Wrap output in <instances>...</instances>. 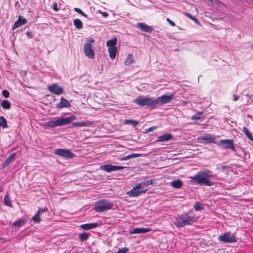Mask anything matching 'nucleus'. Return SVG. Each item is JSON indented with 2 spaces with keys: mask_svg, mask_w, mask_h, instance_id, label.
<instances>
[{
  "mask_svg": "<svg viewBox=\"0 0 253 253\" xmlns=\"http://www.w3.org/2000/svg\"><path fill=\"white\" fill-rule=\"evenodd\" d=\"M73 23L76 28L78 29H81L83 27V23L79 19H75L74 20Z\"/></svg>",
  "mask_w": 253,
  "mask_h": 253,
  "instance_id": "nucleus-31",
  "label": "nucleus"
},
{
  "mask_svg": "<svg viewBox=\"0 0 253 253\" xmlns=\"http://www.w3.org/2000/svg\"><path fill=\"white\" fill-rule=\"evenodd\" d=\"M216 137L214 135H212L211 134H206L203 136H201L198 138L199 140H203L209 143H214L216 144L217 142L215 141Z\"/></svg>",
  "mask_w": 253,
  "mask_h": 253,
  "instance_id": "nucleus-13",
  "label": "nucleus"
},
{
  "mask_svg": "<svg viewBox=\"0 0 253 253\" xmlns=\"http://www.w3.org/2000/svg\"><path fill=\"white\" fill-rule=\"evenodd\" d=\"M153 183V180L152 179H149L146 181H144L143 182H141L140 183L136 184V185L138 186V187H139L141 190H143L144 188H145L146 187L152 185Z\"/></svg>",
  "mask_w": 253,
  "mask_h": 253,
  "instance_id": "nucleus-21",
  "label": "nucleus"
},
{
  "mask_svg": "<svg viewBox=\"0 0 253 253\" xmlns=\"http://www.w3.org/2000/svg\"><path fill=\"white\" fill-rule=\"evenodd\" d=\"M89 237V233L87 232H83L79 235V239L81 242L87 240Z\"/></svg>",
  "mask_w": 253,
  "mask_h": 253,
  "instance_id": "nucleus-30",
  "label": "nucleus"
},
{
  "mask_svg": "<svg viewBox=\"0 0 253 253\" xmlns=\"http://www.w3.org/2000/svg\"><path fill=\"white\" fill-rule=\"evenodd\" d=\"M75 118L76 117L72 115L66 118L58 119L55 121H48L46 123V125L51 127L61 126L71 123Z\"/></svg>",
  "mask_w": 253,
  "mask_h": 253,
  "instance_id": "nucleus-4",
  "label": "nucleus"
},
{
  "mask_svg": "<svg viewBox=\"0 0 253 253\" xmlns=\"http://www.w3.org/2000/svg\"><path fill=\"white\" fill-rule=\"evenodd\" d=\"M133 62V60L132 59V55L129 54L127 56V57L125 62V64L126 65H129L132 64Z\"/></svg>",
  "mask_w": 253,
  "mask_h": 253,
  "instance_id": "nucleus-35",
  "label": "nucleus"
},
{
  "mask_svg": "<svg viewBox=\"0 0 253 253\" xmlns=\"http://www.w3.org/2000/svg\"><path fill=\"white\" fill-rule=\"evenodd\" d=\"M108 51L109 56L111 59H114L116 58V53L117 52V47H111L109 48Z\"/></svg>",
  "mask_w": 253,
  "mask_h": 253,
  "instance_id": "nucleus-25",
  "label": "nucleus"
},
{
  "mask_svg": "<svg viewBox=\"0 0 253 253\" xmlns=\"http://www.w3.org/2000/svg\"><path fill=\"white\" fill-rule=\"evenodd\" d=\"M216 144L219 147H221L225 149H230L233 151H235L234 141L232 139H223L221 140L219 142H217Z\"/></svg>",
  "mask_w": 253,
  "mask_h": 253,
  "instance_id": "nucleus-8",
  "label": "nucleus"
},
{
  "mask_svg": "<svg viewBox=\"0 0 253 253\" xmlns=\"http://www.w3.org/2000/svg\"><path fill=\"white\" fill-rule=\"evenodd\" d=\"M252 48L253 49V44L252 45Z\"/></svg>",
  "mask_w": 253,
  "mask_h": 253,
  "instance_id": "nucleus-55",
  "label": "nucleus"
},
{
  "mask_svg": "<svg viewBox=\"0 0 253 253\" xmlns=\"http://www.w3.org/2000/svg\"><path fill=\"white\" fill-rule=\"evenodd\" d=\"M126 159V160H128L129 159H131V155H127L126 156H125V158Z\"/></svg>",
  "mask_w": 253,
  "mask_h": 253,
  "instance_id": "nucleus-52",
  "label": "nucleus"
},
{
  "mask_svg": "<svg viewBox=\"0 0 253 253\" xmlns=\"http://www.w3.org/2000/svg\"><path fill=\"white\" fill-rule=\"evenodd\" d=\"M184 15L193 20L194 22H195L196 23H198L199 22L198 20L195 17L193 16L192 15H191L190 13L187 12H184Z\"/></svg>",
  "mask_w": 253,
  "mask_h": 253,
  "instance_id": "nucleus-37",
  "label": "nucleus"
},
{
  "mask_svg": "<svg viewBox=\"0 0 253 253\" xmlns=\"http://www.w3.org/2000/svg\"><path fill=\"white\" fill-rule=\"evenodd\" d=\"M125 124L130 125L131 124L133 126H137L138 124V122L135 120H126L125 122Z\"/></svg>",
  "mask_w": 253,
  "mask_h": 253,
  "instance_id": "nucleus-38",
  "label": "nucleus"
},
{
  "mask_svg": "<svg viewBox=\"0 0 253 253\" xmlns=\"http://www.w3.org/2000/svg\"><path fill=\"white\" fill-rule=\"evenodd\" d=\"M0 126L2 128H5L8 127L6 120L3 116L0 117Z\"/></svg>",
  "mask_w": 253,
  "mask_h": 253,
  "instance_id": "nucleus-32",
  "label": "nucleus"
},
{
  "mask_svg": "<svg viewBox=\"0 0 253 253\" xmlns=\"http://www.w3.org/2000/svg\"><path fill=\"white\" fill-rule=\"evenodd\" d=\"M25 223V221L24 220L16 221L13 223V225L16 227H19Z\"/></svg>",
  "mask_w": 253,
  "mask_h": 253,
  "instance_id": "nucleus-41",
  "label": "nucleus"
},
{
  "mask_svg": "<svg viewBox=\"0 0 253 253\" xmlns=\"http://www.w3.org/2000/svg\"><path fill=\"white\" fill-rule=\"evenodd\" d=\"M117 43V39L115 37L112 40H109L107 42L106 45L109 48L116 47V45Z\"/></svg>",
  "mask_w": 253,
  "mask_h": 253,
  "instance_id": "nucleus-26",
  "label": "nucleus"
},
{
  "mask_svg": "<svg viewBox=\"0 0 253 253\" xmlns=\"http://www.w3.org/2000/svg\"><path fill=\"white\" fill-rule=\"evenodd\" d=\"M133 102L139 106H146L150 108L155 107L156 104L157 103V101H155V99L146 96H139L133 101Z\"/></svg>",
  "mask_w": 253,
  "mask_h": 253,
  "instance_id": "nucleus-3",
  "label": "nucleus"
},
{
  "mask_svg": "<svg viewBox=\"0 0 253 253\" xmlns=\"http://www.w3.org/2000/svg\"><path fill=\"white\" fill-rule=\"evenodd\" d=\"M4 203L5 205L9 207L12 208L13 207L10 200V198L8 194L6 195L4 197Z\"/></svg>",
  "mask_w": 253,
  "mask_h": 253,
  "instance_id": "nucleus-33",
  "label": "nucleus"
},
{
  "mask_svg": "<svg viewBox=\"0 0 253 253\" xmlns=\"http://www.w3.org/2000/svg\"><path fill=\"white\" fill-rule=\"evenodd\" d=\"M102 15L103 17L106 18L108 16V14L107 12H101Z\"/></svg>",
  "mask_w": 253,
  "mask_h": 253,
  "instance_id": "nucleus-50",
  "label": "nucleus"
},
{
  "mask_svg": "<svg viewBox=\"0 0 253 253\" xmlns=\"http://www.w3.org/2000/svg\"><path fill=\"white\" fill-rule=\"evenodd\" d=\"M209 1L212 2L213 0H209Z\"/></svg>",
  "mask_w": 253,
  "mask_h": 253,
  "instance_id": "nucleus-54",
  "label": "nucleus"
},
{
  "mask_svg": "<svg viewBox=\"0 0 253 253\" xmlns=\"http://www.w3.org/2000/svg\"><path fill=\"white\" fill-rule=\"evenodd\" d=\"M73 125L77 127H82L87 126V123L85 122H75Z\"/></svg>",
  "mask_w": 253,
  "mask_h": 253,
  "instance_id": "nucleus-39",
  "label": "nucleus"
},
{
  "mask_svg": "<svg viewBox=\"0 0 253 253\" xmlns=\"http://www.w3.org/2000/svg\"><path fill=\"white\" fill-rule=\"evenodd\" d=\"M54 154L69 159H72L75 156V154L72 153L69 149H57L55 150Z\"/></svg>",
  "mask_w": 253,
  "mask_h": 253,
  "instance_id": "nucleus-9",
  "label": "nucleus"
},
{
  "mask_svg": "<svg viewBox=\"0 0 253 253\" xmlns=\"http://www.w3.org/2000/svg\"><path fill=\"white\" fill-rule=\"evenodd\" d=\"M171 139H173V136L170 133H166L162 135L159 136L157 139V142H164L167 141Z\"/></svg>",
  "mask_w": 253,
  "mask_h": 253,
  "instance_id": "nucleus-15",
  "label": "nucleus"
},
{
  "mask_svg": "<svg viewBox=\"0 0 253 253\" xmlns=\"http://www.w3.org/2000/svg\"><path fill=\"white\" fill-rule=\"evenodd\" d=\"M146 189L141 190L138 187V186L136 184L134 187L127 192V194L130 197H136L139 196L142 194L146 193Z\"/></svg>",
  "mask_w": 253,
  "mask_h": 253,
  "instance_id": "nucleus-12",
  "label": "nucleus"
},
{
  "mask_svg": "<svg viewBox=\"0 0 253 253\" xmlns=\"http://www.w3.org/2000/svg\"><path fill=\"white\" fill-rule=\"evenodd\" d=\"M243 132L245 133L246 136L250 140L253 141V136L252 133L246 127L243 128Z\"/></svg>",
  "mask_w": 253,
  "mask_h": 253,
  "instance_id": "nucleus-29",
  "label": "nucleus"
},
{
  "mask_svg": "<svg viewBox=\"0 0 253 253\" xmlns=\"http://www.w3.org/2000/svg\"><path fill=\"white\" fill-rule=\"evenodd\" d=\"M211 171L209 169L201 170L198 172L194 176L190 177V178L196 183L207 186H213L214 182L210 181L209 179L212 177Z\"/></svg>",
  "mask_w": 253,
  "mask_h": 253,
  "instance_id": "nucleus-1",
  "label": "nucleus"
},
{
  "mask_svg": "<svg viewBox=\"0 0 253 253\" xmlns=\"http://www.w3.org/2000/svg\"><path fill=\"white\" fill-rule=\"evenodd\" d=\"M113 167H114L113 168L114 171L121 170V169H124L125 168V167L121 166H113Z\"/></svg>",
  "mask_w": 253,
  "mask_h": 253,
  "instance_id": "nucleus-44",
  "label": "nucleus"
},
{
  "mask_svg": "<svg viewBox=\"0 0 253 253\" xmlns=\"http://www.w3.org/2000/svg\"><path fill=\"white\" fill-rule=\"evenodd\" d=\"M16 156V153H13L11 154L6 160L2 164L1 167L2 169L5 168L6 166H7L9 163L13 160L14 157Z\"/></svg>",
  "mask_w": 253,
  "mask_h": 253,
  "instance_id": "nucleus-23",
  "label": "nucleus"
},
{
  "mask_svg": "<svg viewBox=\"0 0 253 253\" xmlns=\"http://www.w3.org/2000/svg\"><path fill=\"white\" fill-rule=\"evenodd\" d=\"M99 226L98 223H89L82 224L80 227L84 230H90L95 228Z\"/></svg>",
  "mask_w": 253,
  "mask_h": 253,
  "instance_id": "nucleus-18",
  "label": "nucleus"
},
{
  "mask_svg": "<svg viewBox=\"0 0 253 253\" xmlns=\"http://www.w3.org/2000/svg\"><path fill=\"white\" fill-rule=\"evenodd\" d=\"M202 114H203V112H197L192 116L191 119L192 120H196L201 119L203 121L205 119V117H202Z\"/></svg>",
  "mask_w": 253,
  "mask_h": 253,
  "instance_id": "nucleus-28",
  "label": "nucleus"
},
{
  "mask_svg": "<svg viewBox=\"0 0 253 253\" xmlns=\"http://www.w3.org/2000/svg\"><path fill=\"white\" fill-rule=\"evenodd\" d=\"M137 25L139 28L144 32L151 33L152 31V28L145 23L140 22L137 23Z\"/></svg>",
  "mask_w": 253,
  "mask_h": 253,
  "instance_id": "nucleus-20",
  "label": "nucleus"
},
{
  "mask_svg": "<svg viewBox=\"0 0 253 253\" xmlns=\"http://www.w3.org/2000/svg\"><path fill=\"white\" fill-rule=\"evenodd\" d=\"M156 128V126H152L149 128H148L147 130H146V132H150L151 131H153V130H154Z\"/></svg>",
  "mask_w": 253,
  "mask_h": 253,
  "instance_id": "nucleus-49",
  "label": "nucleus"
},
{
  "mask_svg": "<svg viewBox=\"0 0 253 253\" xmlns=\"http://www.w3.org/2000/svg\"><path fill=\"white\" fill-rule=\"evenodd\" d=\"M183 185V182L180 179L173 180L170 182V186L176 189L180 188Z\"/></svg>",
  "mask_w": 253,
  "mask_h": 253,
  "instance_id": "nucleus-22",
  "label": "nucleus"
},
{
  "mask_svg": "<svg viewBox=\"0 0 253 253\" xmlns=\"http://www.w3.org/2000/svg\"><path fill=\"white\" fill-rule=\"evenodd\" d=\"M172 95H164L159 97L157 99H155V101H157V103L156 104V106L158 105H162L163 104L169 103L172 99Z\"/></svg>",
  "mask_w": 253,
  "mask_h": 253,
  "instance_id": "nucleus-11",
  "label": "nucleus"
},
{
  "mask_svg": "<svg viewBox=\"0 0 253 253\" xmlns=\"http://www.w3.org/2000/svg\"><path fill=\"white\" fill-rule=\"evenodd\" d=\"M74 10L77 12L78 13L82 15V16L85 17H87V15L85 13H84L81 9H80L79 8H77V7H75L74 8Z\"/></svg>",
  "mask_w": 253,
  "mask_h": 253,
  "instance_id": "nucleus-40",
  "label": "nucleus"
},
{
  "mask_svg": "<svg viewBox=\"0 0 253 253\" xmlns=\"http://www.w3.org/2000/svg\"><path fill=\"white\" fill-rule=\"evenodd\" d=\"M218 240L224 243H235L237 241L236 237L231 232H227L220 235Z\"/></svg>",
  "mask_w": 253,
  "mask_h": 253,
  "instance_id": "nucleus-7",
  "label": "nucleus"
},
{
  "mask_svg": "<svg viewBox=\"0 0 253 253\" xmlns=\"http://www.w3.org/2000/svg\"><path fill=\"white\" fill-rule=\"evenodd\" d=\"M48 90L51 93L56 95H60L63 93V88L58 85L57 83H54L48 86Z\"/></svg>",
  "mask_w": 253,
  "mask_h": 253,
  "instance_id": "nucleus-10",
  "label": "nucleus"
},
{
  "mask_svg": "<svg viewBox=\"0 0 253 253\" xmlns=\"http://www.w3.org/2000/svg\"><path fill=\"white\" fill-rule=\"evenodd\" d=\"M71 106L69 102L64 98L62 97L59 103L56 105V107L58 108H62L69 107Z\"/></svg>",
  "mask_w": 253,
  "mask_h": 253,
  "instance_id": "nucleus-19",
  "label": "nucleus"
},
{
  "mask_svg": "<svg viewBox=\"0 0 253 253\" xmlns=\"http://www.w3.org/2000/svg\"><path fill=\"white\" fill-rule=\"evenodd\" d=\"M113 166L111 165L106 164L101 165L100 166V169L104 170L107 172H111L114 171Z\"/></svg>",
  "mask_w": 253,
  "mask_h": 253,
  "instance_id": "nucleus-24",
  "label": "nucleus"
},
{
  "mask_svg": "<svg viewBox=\"0 0 253 253\" xmlns=\"http://www.w3.org/2000/svg\"><path fill=\"white\" fill-rule=\"evenodd\" d=\"M239 99V96L237 95L234 94L233 95V100L236 101Z\"/></svg>",
  "mask_w": 253,
  "mask_h": 253,
  "instance_id": "nucleus-51",
  "label": "nucleus"
},
{
  "mask_svg": "<svg viewBox=\"0 0 253 253\" xmlns=\"http://www.w3.org/2000/svg\"><path fill=\"white\" fill-rule=\"evenodd\" d=\"M2 95L5 98H8L9 96V92L8 90L5 89L2 91Z\"/></svg>",
  "mask_w": 253,
  "mask_h": 253,
  "instance_id": "nucleus-42",
  "label": "nucleus"
},
{
  "mask_svg": "<svg viewBox=\"0 0 253 253\" xmlns=\"http://www.w3.org/2000/svg\"><path fill=\"white\" fill-rule=\"evenodd\" d=\"M48 211V209L46 208L44 209L39 208L37 213L33 216L32 220L37 223H39L41 221L40 215L43 212Z\"/></svg>",
  "mask_w": 253,
  "mask_h": 253,
  "instance_id": "nucleus-14",
  "label": "nucleus"
},
{
  "mask_svg": "<svg viewBox=\"0 0 253 253\" xmlns=\"http://www.w3.org/2000/svg\"><path fill=\"white\" fill-rule=\"evenodd\" d=\"M1 106L2 108L5 110H9L11 107V103L7 100H2L1 102Z\"/></svg>",
  "mask_w": 253,
  "mask_h": 253,
  "instance_id": "nucleus-27",
  "label": "nucleus"
},
{
  "mask_svg": "<svg viewBox=\"0 0 253 253\" xmlns=\"http://www.w3.org/2000/svg\"><path fill=\"white\" fill-rule=\"evenodd\" d=\"M128 251V249L127 248H121L119 249L116 253H126Z\"/></svg>",
  "mask_w": 253,
  "mask_h": 253,
  "instance_id": "nucleus-43",
  "label": "nucleus"
},
{
  "mask_svg": "<svg viewBox=\"0 0 253 253\" xmlns=\"http://www.w3.org/2000/svg\"><path fill=\"white\" fill-rule=\"evenodd\" d=\"M26 35L29 38H32V32L31 31H28L26 33Z\"/></svg>",
  "mask_w": 253,
  "mask_h": 253,
  "instance_id": "nucleus-48",
  "label": "nucleus"
},
{
  "mask_svg": "<svg viewBox=\"0 0 253 253\" xmlns=\"http://www.w3.org/2000/svg\"><path fill=\"white\" fill-rule=\"evenodd\" d=\"M151 230V229L148 228H134L132 230H130L129 233L131 234L145 233L150 231Z\"/></svg>",
  "mask_w": 253,
  "mask_h": 253,
  "instance_id": "nucleus-16",
  "label": "nucleus"
},
{
  "mask_svg": "<svg viewBox=\"0 0 253 253\" xmlns=\"http://www.w3.org/2000/svg\"><path fill=\"white\" fill-rule=\"evenodd\" d=\"M203 206L200 202H196L194 206V209L196 211H198L203 209Z\"/></svg>",
  "mask_w": 253,
  "mask_h": 253,
  "instance_id": "nucleus-36",
  "label": "nucleus"
},
{
  "mask_svg": "<svg viewBox=\"0 0 253 253\" xmlns=\"http://www.w3.org/2000/svg\"><path fill=\"white\" fill-rule=\"evenodd\" d=\"M220 170L222 172H225L226 174L229 173L231 171V168L229 166H222L220 168Z\"/></svg>",
  "mask_w": 253,
  "mask_h": 253,
  "instance_id": "nucleus-34",
  "label": "nucleus"
},
{
  "mask_svg": "<svg viewBox=\"0 0 253 253\" xmlns=\"http://www.w3.org/2000/svg\"><path fill=\"white\" fill-rule=\"evenodd\" d=\"M94 42V40L91 38L87 39L86 42L84 46V50L85 55L90 59L93 58L95 56V53L93 46L92 45V43Z\"/></svg>",
  "mask_w": 253,
  "mask_h": 253,
  "instance_id": "nucleus-6",
  "label": "nucleus"
},
{
  "mask_svg": "<svg viewBox=\"0 0 253 253\" xmlns=\"http://www.w3.org/2000/svg\"><path fill=\"white\" fill-rule=\"evenodd\" d=\"M53 9L55 11H58L59 10V9L58 8V6H57V4L56 2H54L53 4Z\"/></svg>",
  "mask_w": 253,
  "mask_h": 253,
  "instance_id": "nucleus-46",
  "label": "nucleus"
},
{
  "mask_svg": "<svg viewBox=\"0 0 253 253\" xmlns=\"http://www.w3.org/2000/svg\"><path fill=\"white\" fill-rule=\"evenodd\" d=\"M131 158H134L140 157L141 156V154H131Z\"/></svg>",
  "mask_w": 253,
  "mask_h": 253,
  "instance_id": "nucleus-47",
  "label": "nucleus"
},
{
  "mask_svg": "<svg viewBox=\"0 0 253 253\" xmlns=\"http://www.w3.org/2000/svg\"><path fill=\"white\" fill-rule=\"evenodd\" d=\"M113 206V204L109 200H102L98 202L94 210L96 212H102L112 209Z\"/></svg>",
  "mask_w": 253,
  "mask_h": 253,
  "instance_id": "nucleus-5",
  "label": "nucleus"
},
{
  "mask_svg": "<svg viewBox=\"0 0 253 253\" xmlns=\"http://www.w3.org/2000/svg\"><path fill=\"white\" fill-rule=\"evenodd\" d=\"M125 157H122V158H119V160L120 161H125V160H126V159H125Z\"/></svg>",
  "mask_w": 253,
  "mask_h": 253,
  "instance_id": "nucleus-53",
  "label": "nucleus"
},
{
  "mask_svg": "<svg viewBox=\"0 0 253 253\" xmlns=\"http://www.w3.org/2000/svg\"><path fill=\"white\" fill-rule=\"evenodd\" d=\"M27 22V20L26 18L22 17L20 16L18 17V20L15 22L13 26V29H15L18 28L23 25H25Z\"/></svg>",
  "mask_w": 253,
  "mask_h": 253,
  "instance_id": "nucleus-17",
  "label": "nucleus"
},
{
  "mask_svg": "<svg viewBox=\"0 0 253 253\" xmlns=\"http://www.w3.org/2000/svg\"><path fill=\"white\" fill-rule=\"evenodd\" d=\"M196 220V218L194 216H190L188 213H184L175 217L174 224L177 227H182L192 224Z\"/></svg>",
  "mask_w": 253,
  "mask_h": 253,
  "instance_id": "nucleus-2",
  "label": "nucleus"
},
{
  "mask_svg": "<svg viewBox=\"0 0 253 253\" xmlns=\"http://www.w3.org/2000/svg\"><path fill=\"white\" fill-rule=\"evenodd\" d=\"M166 20H167V21H168V22L169 23V24L171 26L174 27V26H175V24L174 22H173L172 21H171L169 18H167L166 19Z\"/></svg>",
  "mask_w": 253,
  "mask_h": 253,
  "instance_id": "nucleus-45",
  "label": "nucleus"
}]
</instances>
